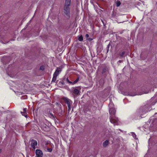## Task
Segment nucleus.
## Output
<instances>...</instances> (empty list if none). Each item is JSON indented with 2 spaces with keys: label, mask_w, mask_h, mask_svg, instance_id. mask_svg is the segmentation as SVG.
<instances>
[{
  "label": "nucleus",
  "mask_w": 157,
  "mask_h": 157,
  "mask_svg": "<svg viewBox=\"0 0 157 157\" xmlns=\"http://www.w3.org/2000/svg\"><path fill=\"white\" fill-rule=\"evenodd\" d=\"M71 3V0H65L63 7L64 13L66 15L69 17L70 16V6Z\"/></svg>",
  "instance_id": "obj_1"
},
{
  "label": "nucleus",
  "mask_w": 157,
  "mask_h": 157,
  "mask_svg": "<svg viewBox=\"0 0 157 157\" xmlns=\"http://www.w3.org/2000/svg\"><path fill=\"white\" fill-rule=\"evenodd\" d=\"M109 118L110 121L111 123H113L115 125L118 124V119L117 117L115 116L110 115Z\"/></svg>",
  "instance_id": "obj_2"
},
{
  "label": "nucleus",
  "mask_w": 157,
  "mask_h": 157,
  "mask_svg": "<svg viewBox=\"0 0 157 157\" xmlns=\"http://www.w3.org/2000/svg\"><path fill=\"white\" fill-rule=\"evenodd\" d=\"M31 144L30 146L32 148L33 150H35L36 149V146L37 145V141L34 140L32 139L30 140Z\"/></svg>",
  "instance_id": "obj_3"
},
{
  "label": "nucleus",
  "mask_w": 157,
  "mask_h": 157,
  "mask_svg": "<svg viewBox=\"0 0 157 157\" xmlns=\"http://www.w3.org/2000/svg\"><path fill=\"white\" fill-rule=\"evenodd\" d=\"M62 69V68L61 67H57L56 70L55 72H54L53 74V75L57 77L59 75V73L61 71Z\"/></svg>",
  "instance_id": "obj_4"
},
{
  "label": "nucleus",
  "mask_w": 157,
  "mask_h": 157,
  "mask_svg": "<svg viewBox=\"0 0 157 157\" xmlns=\"http://www.w3.org/2000/svg\"><path fill=\"white\" fill-rule=\"evenodd\" d=\"M36 157H41L43 156L42 152L41 150L40 149L36 150Z\"/></svg>",
  "instance_id": "obj_5"
},
{
  "label": "nucleus",
  "mask_w": 157,
  "mask_h": 157,
  "mask_svg": "<svg viewBox=\"0 0 157 157\" xmlns=\"http://www.w3.org/2000/svg\"><path fill=\"white\" fill-rule=\"evenodd\" d=\"M116 113V110L113 108H111L109 110V114L110 115L115 116Z\"/></svg>",
  "instance_id": "obj_6"
},
{
  "label": "nucleus",
  "mask_w": 157,
  "mask_h": 157,
  "mask_svg": "<svg viewBox=\"0 0 157 157\" xmlns=\"http://www.w3.org/2000/svg\"><path fill=\"white\" fill-rule=\"evenodd\" d=\"M63 99V100L65 101L66 103L67 104L68 106L71 105V101L69 99L66 98H64Z\"/></svg>",
  "instance_id": "obj_7"
},
{
  "label": "nucleus",
  "mask_w": 157,
  "mask_h": 157,
  "mask_svg": "<svg viewBox=\"0 0 157 157\" xmlns=\"http://www.w3.org/2000/svg\"><path fill=\"white\" fill-rule=\"evenodd\" d=\"M109 141L108 140H106L103 143V146L104 147H106L109 144Z\"/></svg>",
  "instance_id": "obj_8"
},
{
  "label": "nucleus",
  "mask_w": 157,
  "mask_h": 157,
  "mask_svg": "<svg viewBox=\"0 0 157 157\" xmlns=\"http://www.w3.org/2000/svg\"><path fill=\"white\" fill-rule=\"evenodd\" d=\"M73 93L76 94H78L79 93V91L76 89H75L73 90Z\"/></svg>",
  "instance_id": "obj_9"
},
{
  "label": "nucleus",
  "mask_w": 157,
  "mask_h": 157,
  "mask_svg": "<svg viewBox=\"0 0 157 157\" xmlns=\"http://www.w3.org/2000/svg\"><path fill=\"white\" fill-rule=\"evenodd\" d=\"M107 71V68L106 67H105L103 68L102 72V74H104Z\"/></svg>",
  "instance_id": "obj_10"
},
{
  "label": "nucleus",
  "mask_w": 157,
  "mask_h": 157,
  "mask_svg": "<svg viewBox=\"0 0 157 157\" xmlns=\"http://www.w3.org/2000/svg\"><path fill=\"white\" fill-rule=\"evenodd\" d=\"M78 40L80 41H82L83 40V38L82 35H81L79 37Z\"/></svg>",
  "instance_id": "obj_11"
},
{
  "label": "nucleus",
  "mask_w": 157,
  "mask_h": 157,
  "mask_svg": "<svg viewBox=\"0 0 157 157\" xmlns=\"http://www.w3.org/2000/svg\"><path fill=\"white\" fill-rule=\"evenodd\" d=\"M121 4V2L119 1H117L116 2V6L119 7Z\"/></svg>",
  "instance_id": "obj_12"
},
{
  "label": "nucleus",
  "mask_w": 157,
  "mask_h": 157,
  "mask_svg": "<svg viewBox=\"0 0 157 157\" xmlns=\"http://www.w3.org/2000/svg\"><path fill=\"white\" fill-rule=\"evenodd\" d=\"M57 77L56 76L53 75L52 82H55L56 80Z\"/></svg>",
  "instance_id": "obj_13"
},
{
  "label": "nucleus",
  "mask_w": 157,
  "mask_h": 157,
  "mask_svg": "<svg viewBox=\"0 0 157 157\" xmlns=\"http://www.w3.org/2000/svg\"><path fill=\"white\" fill-rule=\"evenodd\" d=\"M21 114L22 115L24 116L25 117H26L27 116V113L26 112H21Z\"/></svg>",
  "instance_id": "obj_14"
},
{
  "label": "nucleus",
  "mask_w": 157,
  "mask_h": 157,
  "mask_svg": "<svg viewBox=\"0 0 157 157\" xmlns=\"http://www.w3.org/2000/svg\"><path fill=\"white\" fill-rule=\"evenodd\" d=\"M78 80H79V78H78L76 79L73 82L72 84H74L76 83L78 81Z\"/></svg>",
  "instance_id": "obj_15"
},
{
  "label": "nucleus",
  "mask_w": 157,
  "mask_h": 157,
  "mask_svg": "<svg viewBox=\"0 0 157 157\" xmlns=\"http://www.w3.org/2000/svg\"><path fill=\"white\" fill-rule=\"evenodd\" d=\"M40 69L42 71H44V66H41L40 68Z\"/></svg>",
  "instance_id": "obj_16"
},
{
  "label": "nucleus",
  "mask_w": 157,
  "mask_h": 157,
  "mask_svg": "<svg viewBox=\"0 0 157 157\" xmlns=\"http://www.w3.org/2000/svg\"><path fill=\"white\" fill-rule=\"evenodd\" d=\"M125 54V52H123L122 53H121L120 54V56L121 57H123V56H124V55Z\"/></svg>",
  "instance_id": "obj_17"
},
{
  "label": "nucleus",
  "mask_w": 157,
  "mask_h": 157,
  "mask_svg": "<svg viewBox=\"0 0 157 157\" xmlns=\"http://www.w3.org/2000/svg\"><path fill=\"white\" fill-rule=\"evenodd\" d=\"M49 114L51 116L50 117H51V118H54V115H53V114H52L51 113H50L49 112Z\"/></svg>",
  "instance_id": "obj_18"
},
{
  "label": "nucleus",
  "mask_w": 157,
  "mask_h": 157,
  "mask_svg": "<svg viewBox=\"0 0 157 157\" xmlns=\"http://www.w3.org/2000/svg\"><path fill=\"white\" fill-rule=\"evenodd\" d=\"M47 149L48 151L49 152H52V148H48Z\"/></svg>",
  "instance_id": "obj_19"
},
{
  "label": "nucleus",
  "mask_w": 157,
  "mask_h": 157,
  "mask_svg": "<svg viewBox=\"0 0 157 157\" xmlns=\"http://www.w3.org/2000/svg\"><path fill=\"white\" fill-rule=\"evenodd\" d=\"M68 83H71V84H72L73 82H71V81H69V80H68V78H67L66 79Z\"/></svg>",
  "instance_id": "obj_20"
},
{
  "label": "nucleus",
  "mask_w": 157,
  "mask_h": 157,
  "mask_svg": "<svg viewBox=\"0 0 157 157\" xmlns=\"http://www.w3.org/2000/svg\"><path fill=\"white\" fill-rule=\"evenodd\" d=\"M26 109H27L26 108H24L23 109V112H26Z\"/></svg>",
  "instance_id": "obj_21"
},
{
  "label": "nucleus",
  "mask_w": 157,
  "mask_h": 157,
  "mask_svg": "<svg viewBox=\"0 0 157 157\" xmlns=\"http://www.w3.org/2000/svg\"><path fill=\"white\" fill-rule=\"evenodd\" d=\"M68 111H69L71 109V105L68 106Z\"/></svg>",
  "instance_id": "obj_22"
},
{
  "label": "nucleus",
  "mask_w": 157,
  "mask_h": 157,
  "mask_svg": "<svg viewBox=\"0 0 157 157\" xmlns=\"http://www.w3.org/2000/svg\"><path fill=\"white\" fill-rule=\"evenodd\" d=\"M89 37V35L88 34H86V38H88Z\"/></svg>",
  "instance_id": "obj_23"
},
{
  "label": "nucleus",
  "mask_w": 157,
  "mask_h": 157,
  "mask_svg": "<svg viewBox=\"0 0 157 157\" xmlns=\"http://www.w3.org/2000/svg\"><path fill=\"white\" fill-rule=\"evenodd\" d=\"M2 150L1 149H0V153H1V152H2Z\"/></svg>",
  "instance_id": "obj_24"
},
{
  "label": "nucleus",
  "mask_w": 157,
  "mask_h": 157,
  "mask_svg": "<svg viewBox=\"0 0 157 157\" xmlns=\"http://www.w3.org/2000/svg\"><path fill=\"white\" fill-rule=\"evenodd\" d=\"M109 44L108 45V48H109Z\"/></svg>",
  "instance_id": "obj_25"
},
{
  "label": "nucleus",
  "mask_w": 157,
  "mask_h": 157,
  "mask_svg": "<svg viewBox=\"0 0 157 157\" xmlns=\"http://www.w3.org/2000/svg\"><path fill=\"white\" fill-rule=\"evenodd\" d=\"M121 60H119V62H120V63H121Z\"/></svg>",
  "instance_id": "obj_26"
},
{
  "label": "nucleus",
  "mask_w": 157,
  "mask_h": 157,
  "mask_svg": "<svg viewBox=\"0 0 157 157\" xmlns=\"http://www.w3.org/2000/svg\"><path fill=\"white\" fill-rule=\"evenodd\" d=\"M61 83H62V84H63V82H61Z\"/></svg>",
  "instance_id": "obj_27"
}]
</instances>
